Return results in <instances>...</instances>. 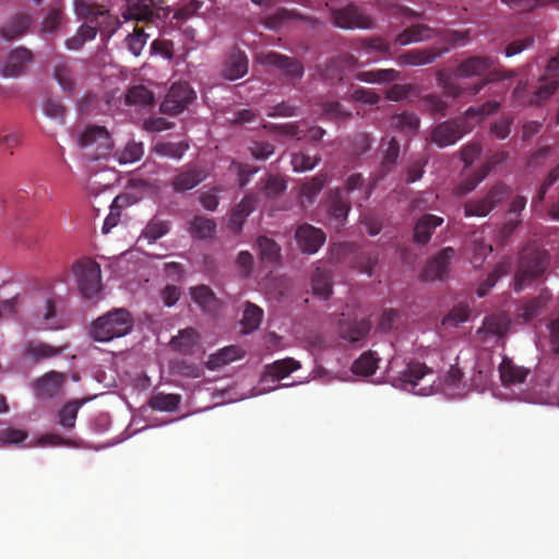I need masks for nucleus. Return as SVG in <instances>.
<instances>
[{
  "instance_id": "35",
  "label": "nucleus",
  "mask_w": 559,
  "mask_h": 559,
  "mask_svg": "<svg viewBox=\"0 0 559 559\" xmlns=\"http://www.w3.org/2000/svg\"><path fill=\"white\" fill-rule=\"evenodd\" d=\"M349 211L350 201L345 195L344 191L342 189L331 191L329 195L330 215L340 222H344Z\"/></svg>"
},
{
  "instance_id": "9",
  "label": "nucleus",
  "mask_w": 559,
  "mask_h": 559,
  "mask_svg": "<svg viewBox=\"0 0 559 559\" xmlns=\"http://www.w3.org/2000/svg\"><path fill=\"white\" fill-rule=\"evenodd\" d=\"M257 60L263 66L276 68L293 83L299 81L305 73L304 64L299 60L276 51L260 52Z\"/></svg>"
},
{
  "instance_id": "34",
  "label": "nucleus",
  "mask_w": 559,
  "mask_h": 559,
  "mask_svg": "<svg viewBox=\"0 0 559 559\" xmlns=\"http://www.w3.org/2000/svg\"><path fill=\"white\" fill-rule=\"evenodd\" d=\"M169 370L173 374L187 378H200L203 372L202 366L193 361V359L187 355L171 359L169 361Z\"/></svg>"
},
{
  "instance_id": "50",
  "label": "nucleus",
  "mask_w": 559,
  "mask_h": 559,
  "mask_svg": "<svg viewBox=\"0 0 559 559\" xmlns=\"http://www.w3.org/2000/svg\"><path fill=\"white\" fill-rule=\"evenodd\" d=\"M36 316L46 329H58L59 324L56 320V301L52 297L44 300V304L36 310Z\"/></svg>"
},
{
  "instance_id": "4",
  "label": "nucleus",
  "mask_w": 559,
  "mask_h": 559,
  "mask_svg": "<svg viewBox=\"0 0 559 559\" xmlns=\"http://www.w3.org/2000/svg\"><path fill=\"white\" fill-rule=\"evenodd\" d=\"M132 329L133 318L131 313L123 308H119L95 320L91 329V336L96 342H109L127 335Z\"/></svg>"
},
{
  "instance_id": "6",
  "label": "nucleus",
  "mask_w": 559,
  "mask_h": 559,
  "mask_svg": "<svg viewBox=\"0 0 559 559\" xmlns=\"http://www.w3.org/2000/svg\"><path fill=\"white\" fill-rule=\"evenodd\" d=\"M84 156L91 160L107 158L114 147L112 140L105 127L88 126L80 138Z\"/></svg>"
},
{
  "instance_id": "22",
  "label": "nucleus",
  "mask_w": 559,
  "mask_h": 559,
  "mask_svg": "<svg viewBox=\"0 0 559 559\" xmlns=\"http://www.w3.org/2000/svg\"><path fill=\"white\" fill-rule=\"evenodd\" d=\"M499 376L504 386L522 384L531 373V368L518 365L512 358L503 355L499 365Z\"/></svg>"
},
{
  "instance_id": "52",
  "label": "nucleus",
  "mask_w": 559,
  "mask_h": 559,
  "mask_svg": "<svg viewBox=\"0 0 559 559\" xmlns=\"http://www.w3.org/2000/svg\"><path fill=\"white\" fill-rule=\"evenodd\" d=\"M343 191H344V193L346 192L347 194H350V193H354L357 191V192L361 193V198L359 199V201L368 200L372 192V187L367 186L362 175L356 173V174H352L347 177V179L345 180V183H344Z\"/></svg>"
},
{
  "instance_id": "40",
  "label": "nucleus",
  "mask_w": 559,
  "mask_h": 559,
  "mask_svg": "<svg viewBox=\"0 0 559 559\" xmlns=\"http://www.w3.org/2000/svg\"><path fill=\"white\" fill-rule=\"evenodd\" d=\"M490 173V166L481 165L475 173L462 179L455 187L456 195H465L473 191Z\"/></svg>"
},
{
  "instance_id": "17",
  "label": "nucleus",
  "mask_w": 559,
  "mask_h": 559,
  "mask_svg": "<svg viewBox=\"0 0 559 559\" xmlns=\"http://www.w3.org/2000/svg\"><path fill=\"white\" fill-rule=\"evenodd\" d=\"M496 59L485 56H473L463 60L455 69V74L460 78H473L487 75L496 70Z\"/></svg>"
},
{
  "instance_id": "64",
  "label": "nucleus",
  "mask_w": 559,
  "mask_h": 559,
  "mask_svg": "<svg viewBox=\"0 0 559 559\" xmlns=\"http://www.w3.org/2000/svg\"><path fill=\"white\" fill-rule=\"evenodd\" d=\"M559 179V163L548 173L545 181L538 189L536 195L532 200V206L535 207L537 204L542 203L545 199V195L548 189Z\"/></svg>"
},
{
  "instance_id": "56",
  "label": "nucleus",
  "mask_w": 559,
  "mask_h": 559,
  "mask_svg": "<svg viewBox=\"0 0 559 559\" xmlns=\"http://www.w3.org/2000/svg\"><path fill=\"white\" fill-rule=\"evenodd\" d=\"M294 19H301V15L296 11L280 9L275 13L265 17L264 25L270 29H278L284 26L286 22Z\"/></svg>"
},
{
  "instance_id": "58",
  "label": "nucleus",
  "mask_w": 559,
  "mask_h": 559,
  "mask_svg": "<svg viewBox=\"0 0 559 559\" xmlns=\"http://www.w3.org/2000/svg\"><path fill=\"white\" fill-rule=\"evenodd\" d=\"M424 109L432 116L444 117L448 104L440 96L429 94L421 98Z\"/></svg>"
},
{
  "instance_id": "30",
  "label": "nucleus",
  "mask_w": 559,
  "mask_h": 559,
  "mask_svg": "<svg viewBox=\"0 0 559 559\" xmlns=\"http://www.w3.org/2000/svg\"><path fill=\"white\" fill-rule=\"evenodd\" d=\"M443 223V218L433 214L421 216L414 227V241L418 245H426L433 230Z\"/></svg>"
},
{
  "instance_id": "47",
  "label": "nucleus",
  "mask_w": 559,
  "mask_h": 559,
  "mask_svg": "<svg viewBox=\"0 0 559 559\" xmlns=\"http://www.w3.org/2000/svg\"><path fill=\"white\" fill-rule=\"evenodd\" d=\"M85 402L86 400H73L66 403L58 413L59 424L66 429H72L75 426L78 412Z\"/></svg>"
},
{
  "instance_id": "18",
  "label": "nucleus",
  "mask_w": 559,
  "mask_h": 559,
  "mask_svg": "<svg viewBox=\"0 0 559 559\" xmlns=\"http://www.w3.org/2000/svg\"><path fill=\"white\" fill-rule=\"evenodd\" d=\"M207 175V170L201 166L182 168L171 179V187L176 192H185L203 182Z\"/></svg>"
},
{
  "instance_id": "16",
  "label": "nucleus",
  "mask_w": 559,
  "mask_h": 559,
  "mask_svg": "<svg viewBox=\"0 0 559 559\" xmlns=\"http://www.w3.org/2000/svg\"><path fill=\"white\" fill-rule=\"evenodd\" d=\"M371 330V321L367 318L352 319L345 313L338 320V333L343 340L350 343L358 342L367 336Z\"/></svg>"
},
{
  "instance_id": "5",
  "label": "nucleus",
  "mask_w": 559,
  "mask_h": 559,
  "mask_svg": "<svg viewBox=\"0 0 559 559\" xmlns=\"http://www.w3.org/2000/svg\"><path fill=\"white\" fill-rule=\"evenodd\" d=\"M79 290L83 298L92 299L102 289L100 265L91 258H83L72 265Z\"/></svg>"
},
{
  "instance_id": "2",
  "label": "nucleus",
  "mask_w": 559,
  "mask_h": 559,
  "mask_svg": "<svg viewBox=\"0 0 559 559\" xmlns=\"http://www.w3.org/2000/svg\"><path fill=\"white\" fill-rule=\"evenodd\" d=\"M433 371L435 367H429L426 362L407 357L405 352H395L389 359L385 374L394 386L416 392L420 381Z\"/></svg>"
},
{
  "instance_id": "54",
  "label": "nucleus",
  "mask_w": 559,
  "mask_h": 559,
  "mask_svg": "<svg viewBox=\"0 0 559 559\" xmlns=\"http://www.w3.org/2000/svg\"><path fill=\"white\" fill-rule=\"evenodd\" d=\"M260 190L267 198H276L286 190V181L274 175H269L260 181Z\"/></svg>"
},
{
  "instance_id": "42",
  "label": "nucleus",
  "mask_w": 559,
  "mask_h": 559,
  "mask_svg": "<svg viewBox=\"0 0 559 559\" xmlns=\"http://www.w3.org/2000/svg\"><path fill=\"white\" fill-rule=\"evenodd\" d=\"M155 97L152 91L144 85H134L126 94V104L146 107L153 106Z\"/></svg>"
},
{
  "instance_id": "48",
  "label": "nucleus",
  "mask_w": 559,
  "mask_h": 559,
  "mask_svg": "<svg viewBox=\"0 0 559 559\" xmlns=\"http://www.w3.org/2000/svg\"><path fill=\"white\" fill-rule=\"evenodd\" d=\"M242 352H214L209 355L204 361V366L209 370H219L221 368L229 365L233 361L239 360L243 357Z\"/></svg>"
},
{
  "instance_id": "33",
  "label": "nucleus",
  "mask_w": 559,
  "mask_h": 559,
  "mask_svg": "<svg viewBox=\"0 0 559 559\" xmlns=\"http://www.w3.org/2000/svg\"><path fill=\"white\" fill-rule=\"evenodd\" d=\"M299 368L300 362L294 358L280 359L266 366V371L262 380L266 381L270 378L272 381H277L280 379H284Z\"/></svg>"
},
{
  "instance_id": "11",
  "label": "nucleus",
  "mask_w": 559,
  "mask_h": 559,
  "mask_svg": "<svg viewBox=\"0 0 559 559\" xmlns=\"http://www.w3.org/2000/svg\"><path fill=\"white\" fill-rule=\"evenodd\" d=\"M332 19L335 26L341 28L369 29L374 27L373 19L355 5H347L338 10H333Z\"/></svg>"
},
{
  "instance_id": "28",
  "label": "nucleus",
  "mask_w": 559,
  "mask_h": 559,
  "mask_svg": "<svg viewBox=\"0 0 559 559\" xmlns=\"http://www.w3.org/2000/svg\"><path fill=\"white\" fill-rule=\"evenodd\" d=\"M32 23L33 19L29 14L19 13L0 28V36L7 40L19 38L27 32Z\"/></svg>"
},
{
  "instance_id": "10",
  "label": "nucleus",
  "mask_w": 559,
  "mask_h": 559,
  "mask_svg": "<svg viewBox=\"0 0 559 559\" xmlns=\"http://www.w3.org/2000/svg\"><path fill=\"white\" fill-rule=\"evenodd\" d=\"M195 93L187 82L174 83L160 104V111L166 115L181 114L194 100Z\"/></svg>"
},
{
  "instance_id": "60",
  "label": "nucleus",
  "mask_w": 559,
  "mask_h": 559,
  "mask_svg": "<svg viewBox=\"0 0 559 559\" xmlns=\"http://www.w3.org/2000/svg\"><path fill=\"white\" fill-rule=\"evenodd\" d=\"M357 50H377L383 53L385 57H392L391 45L382 37H370L359 41L356 48Z\"/></svg>"
},
{
  "instance_id": "1",
  "label": "nucleus",
  "mask_w": 559,
  "mask_h": 559,
  "mask_svg": "<svg viewBox=\"0 0 559 559\" xmlns=\"http://www.w3.org/2000/svg\"><path fill=\"white\" fill-rule=\"evenodd\" d=\"M73 7L76 16L85 21L78 29L85 43L94 39L97 33L103 40H107L120 27L119 19L110 14L103 4L88 0H74Z\"/></svg>"
},
{
  "instance_id": "19",
  "label": "nucleus",
  "mask_w": 559,
  "mask_h": 559,
  "mask_svg": "<svg viewBox=\"0 0 559 559\" xmlns=\"http://www.w3.org/2000/svg\"><path fill=\"white\" fill-rule=\"evenodd\" d=\"M358 59L353 55H343L331 58L320 70L323 80L333 84L343 80L345 69L355 68Z\"/></svg>"
},
{
  "instance_id": "57",
  "label": "nucleus",
  "mask_w": 559,
  "mask_h": 559,
  "mask_svg": "<svg viewBox=\"0 0 559 559\" xmlns=\"http://www.w3.org/2000/svg\"><path fill=\"white\" fill-rule=\"evenodd\" d=\"M148 37L150 35L146 34L142 27L135 26L133 32L126 38V45L129 51L135 57L140 56Z\"/></svg>"
},
{
  "instance_id": "8",
  "label": "nucleus",
  "mask_w": 559,
  "mask_h": 559,
  "mask_svg": "<svg viewBox=\"0 0 559 559\" xmlns=\"http://www.w3.org/2000/svg\"><path fill=\"white\" fill-rule=\"evenodd\" d=\"M514 75L513 71L509 70H493L484 80L471 86L463 87L460 84L445 79L443 73L438 72V84L443 88V93L452 98H460L465 94L477 95L487 84L495 81H503L511 79Z\"/></svg>"
},
{
  "instance_id": "43",
  "label": "nucleus",
  "mask_w": 559,
  "mask_h": 559,
  "mask_svg": "<svg viewBox=\"0 0 559 559\" xmlns=\"http://www.w3.org/2000/svg\"><path fill=\"white\" fill-rule=\"evenodd\" d=\"M326 180V175L319 174L301 186L300 200L302 206H307L313 202L314 198L325 186Z\"/></svg>"
},
{
  "instance_id": "13",
  "label": "nucleus",
  "mask_w": 559,
  "mask_h": 559,
  "mask_svg": "<svg viewBox=\"0 0 559 559\" xmlns=\"http://www.w3.org/2000/svg\"><path fill=\"white\" fill-rule=\"evenodd\" d=\"M295 240L302 253L313 254L324 245L326 236L321 228L305 223L297 227Z\"/></svg>"
},
{
  "instance_id": "46",
  "label": "nucleus",
  "mask_w": 559,
  "mask_h": 559,
  "mask_svg": "<svg viewBox=\"0 0 559 559\" xmlns=\"http://www.w3.org/2000/svg\"><path fill=\"white\" fill-rule=\"evenodd\" d=\"M189 230L195 238L207 239L214 236L216 224L211 218L198 215L191 221Z\"/></svg>"
},
{
  "instance_id": "45",
  "label": "nucleus",
  "mask_w": 559,
  "mask_h": 559,
  "mask_svg": "<svg viewBox=\"0 0 559 559\" xmlns=\"http://www.w3.org/2000/svg\"><path fill=\"white\" fill-rule=\"evenodd\" d=\"M181 397L178 394L156 393L148 400V406L154 411L174 412L178 408Z\"/></svg>"
},
{
  "instance_id": "3",
  "label": "nucleus",
  "mask_w": 559,
  "mask_h": 559,
  "mask_svg": "<svg viewBox=\"0 0 559 559\" xmlns=\"http://www.w3.org/2000/svg\"><path fill=\"white\" fill-rule=\"evenodd\" d=\"M548 265L549 254L546 250L533 246L523 248L514 275V289L521 292L533 281L543 276Z\"/></svg>"
},
{
  "instance_id": "31",
  "label": "nucleus",
  "mask_w": 559,
  "mask_h": 559,
  "mask_svg": "<svg viewBox=\"0 0 559 559\" xmlns=\"http://www.w3.org/2000/svg\"><path fill=\"white\" fill-rule=\"evenodd\" d=\"M378 352H362L361 355L356 358L350 366L353 374L361 378H367L374 374L379 368Z\"/></svg>"
},
{
  "instance_id": "59",
  "label": "nucleus",
  "mask_w": 559,
  "mask_h": 559,
  "mask_svg": "<svg viewBox=\"0 0 559 559\" xmlns=\"http://www.w3.org/2000/svg\"><path fill=\"white\" fill-rule=\"evenodd\" d=\"M55 79L67 93H73L74 80L73 74L69 66L64 62H60L55 67Z\"/></svg>"
},
{
  "instance_id": "27",
  "label": "nucleus",
  "mask_w": 559,
  "mask_h": 559,
  "mask_svg": "<svg viewBox=\"0 0 559 559\" xmlns=\"http://www.w3.org/2000/svg\"><path fill=\"white\" fill-rule=\"evenodd\" d=\"M248 66L247 55L239 49H235L225 62L223 75L230 81L238 80L247 74Z\"/></svg>"
},
{
  "instance_id": "55",
  "label": "nucleus",
  "mask_w": 559,
  "mask_h": 559,
  "mask_svg": "<svg viewBox=\"0 0 559 559\" xmlns=\"http://www.w3.org/2000/svg\"><path fill=\"white\" fill-rule=\"evenodd\" d=\"M548 299V293L544 292L538 297L526 301L520 309V317L525 321L532 320L539 313V310L546 306Z\"/></svg>"
},
{
  "instance_id": "14",
  "label": "nucleus",
  "mask_w": 559,
  "mask_h": 559,
  "mask_svg": "<svg viewBox=\"0 0 559 559\" xmlns=\"http://www.w3.org/2000/svg\"><path fill=\"white\" fill-rule=\"evenodd\" d=\"M466 130L464 123L456 119H451L437 124L431 133L430 141L439 147H445L456 143Z\"/></svg>"
},
{
  "instance_id": "62",
  "label": "nucleus",
  "mask_w": 559,
  "mask_h": 559,
  "mask_svg": "<svg viewBox=\"0 0 559 559\" xmlns=\"http://www.w3.org/2000/svg\"><path fill=\"white\" fill-rule=\"evenodd\" d=\"M170 228L169 222L152 219L144 229V237L150 241H155L165 236Z\"/></svg>"
},
{
  "instance_id": "29",
  "label": "nucleus",
  "mask_w": 559,
  "mask_h": 559,
  "mask_svg": "<svg viewBox=\"0 0 559 559\" xmlns=\"http://www.w3.org/2000/svg\"><path fill=\"white\" fill-rule=\"evenodd\" d=\"M257 199L253 195H246L239 204H237L229 217L228 228L234 233H239L242 229V225L246 218L255 209Z\"/></svg>"
},
{
  "instance_id": "63",
  "label": "nucleus",
  "mask_w": 559,
  "mask_h": 559,
  "mask_svg": "<svg viewBox=\"0 0 559 559\" xmlns=\"http://www.w3.org/2000/svg\"><path fill=\"white\" fill-rule=\"evenodd\" d=\"M27 438V432L22 429L7 427L0 429V443L3 445L20 444Z\"/></svg>"
},
{
  "instance_id": "32",
  "label": "nucleus",
  "mask_w": 559,
  "mask_h": 559,
  "mask_svg": "<svg viewBox=\"0 0 559 559\" xmlns=\"http://www.w3.org/2000/svg\"><path fill=\"white\" fill-rule=\"evenodd\" d=\"M312 292L314 296L326 300L332 295V273L320 266L316 267L311 276Z\"/></svg>"
},
{
  "instance_id": "24",
  "label": "nucleus",
  "mask_w": 559,
  "mask_h": 559,
  "mask_svg": "<svg viewBox=\"0 0 559 559\" xmlns=\"http://www.w3.org/2000/svg\"><path fill=\"white\" fill-rule=\"evenodd\" d=\"M66 376L61 372L49 371L36 381V393L40 397L51 399L61 393Z\"/></svg>"
},
{
  "instance_id": "26",
  "label": "nucleus",
  "mask_w": 559,
  "mask_h": 559,
  "mask_svg": "<svg viewBox=\"0 0 559 559\" xmlns=\"http://www.w3.org/2000/svg\"><path fill=\"white\" fill-rule=\"evenodd\" d=\"M431 353L443 361V365L438 367L439 371H443L445 367H448L445 381L450 384L456 385L462 380L463 370L466 368L465 366H461L460 356L456 354V352Z\"/></svg>"
},
{
  "instance_id": "44",
  "label": "nucleus",
  "mask_w": 559,
  "mask_h": 559,
  "mask_svg": "<svg viewBox=\"0 0 559 559\" xmlns=\"http://www.w3.org/2000/svg\"><path fill=\"white\" fill-rule=\"evenodd\" d=\"M257 246L262 262L275 263L278 261L281 257V247L275 240L266 236H260L257 240Z\"/></svg>"
},
{
  "instance_id": "15",
  "label": "nucleus",
  "mask_w": 559,
  "mask_h": 559,
  "mask_svg": "<svg viewBox=\"0 0 559 559\" xmlns=\"http://www.w3.org/2000/svg\"><path fill=\"white\" fill-rule=\"evenodd\" d=\"M448 48H415L405 50L395 57L396 63L401 67H420L432 63L437 58L444 55Z\"/></svg>"
},
{
  "instance_id": "53",
  "label": "nucleus",
  "mask_w": 559,
  "mask_h": 559,
  "mask_svg": "<svg viewBox=\"0 0 559 559\" xmlns=\"http://www.w3.org/2000/svg\"><path fill=\"white\" fill-rule=\"evenodd\" d=\"M188 148L189 145L186 142H157L154 145V152L157 155L175 159H180Z\"/></svg>"
},
{
  "instance_id": "36",
  "label": "nucleus",
  "mask_w": 559,
  "mask_h": 559,
  "mask_svg": "<svg viewBox=\"0 0 559 559\" xmlns=\"http://www.w3.org/2000/svg\"><path fill=\"white\" fill-rule=\"evenodd\" d=\"M263 316L264 311L262 308L251 301H246L240 320L241 332L248 334L258 330L263 320Z\"/></svg>"
},
{
  "instance_id": "23",
  "label": "nucleus",
  "mask_w": 559,
  "mask_h": 559,
  "mask_svg": "<svg viewBox=\"0 0 559 559\" xmlns=\"http://www.w3.org/2000/svg\"><path fill=\"white\" fill-rule=\"evenodd\" d=\"M32 60L33 52L29 49L23 46L17 47L8 56L2 72L5 76H17L24 72Z\"/></svg>"
},
{
  "instance_id": "49",
  "label": "nucleus",
  "mask_w": 559,
  "mask_h": 559,
  "mask_svg": "<svg viewBox=\"0 0 559 559\" xmlns=\"http://www.w3.org/2000/svg\"><path fill=\"white\" fill-rule=\"evenodd\" d=\"M471 312L467 304L459 302L443 317L441 324L445 328H456L469 319Z\"/></svg>"
},
{
  "instance_id": "20",
  "label": "nucleus",
  "mask_w": 559,
  "mask_h": 559,
  "mask_svg": "<svg viewBox=\"0 0 559 559\" xmlns=\"http://www.w3.org/2000/svg\"><path fill=\"white\" fill-rule=\"evenodd\" d=\"M455 255L452 247L443 248L436 257H433L423 271V278L426 281L443 280L449 270L451 260Z\"/></svg>"
},
{
  "instance_id": "12",
  "label": "nucleus",
  "mask_w": 559,
  "mask_h": 559,
  "mask_svg": "<svg viewBox=\"0 0 559 559\" xmlns=\"http://www.w3.org/2000/svg\"><path fill=\"white\" fill-rule=\"evenodd\" d=\"M510 325V319L507 314L499 312L487 316L484 319L483 326L476 332L480 341L487 342L491 338L496 340L497 346H503L501 340L506 335Z\"/></svg>"
},
{
  "instance_id": "39",
  "label": "nucleus",
  "mask_w": 559,
  "mask_h": 559,
  "mask_svg": "<svg viewBox=\"0 0 559 559\" xmlns=\"http://www.w3.org/2000/svg\"><path fill=\"white\" fill-rule=\"evenodd\" d=\"M191 298L206 312H213L217 309L218 300L211 288L205 285L191 288Z\"/></svg>"
},
{
  "instance_id": "61",
  "label": "nucleus",
  "mask_w": 559,
  "mask_h": 559,
  "mask_svg": "<svg viewBox=\"0 0 559 559\" xmlns=\"http://www.w3.org/2000/svg\"><path fill=\"white\" fill-rule=\"evenodd\" d=\"M322 115L330 120L345 121L352 114L344 109L338 102H326L322 105Z\"/></svg>"
},
{
  "instance_id": "21",
  "label": "nucleus",
  "mask_w": 559,
  "mask_h": 559,
  "mask_svg": "<svg viewBox=\"0 0 559 559\" xmlns=\"http://www.w3.org/2000/svg\"><path fill=\"white\" fill-rule=\"evenodd\" d=\"M166 0H150V3L145 1H138L128 10V15L124 14L126 19H133L144 22H152L155 17L167 15L168 10L163 7Z\"/></svg>"
},
{
  "instance_id": "25",
  "label": "nucleus",
  "mask_w": 559,
  "mask_h": 559,
  "mask_svg": "<svg viewBox=\"0 0 559 559\" xmlns=\"http://www.w3.org/2000/svg\"><path fill=\"white\" fill-rule=\"evenodd\" d=\"M433 36V29L426 24H412L394 37V45L406 46L409 44L427 41Z\"/></svg>"
},
{
  "instance_id": "37",
  "label": "nucleus",
  "mask_w": 559,
  "mask_h": 559,
  "mask_svg": "<svg viewBox=\"0 0 559 559\" xmlns=\"http://www.w3.org/2000/svg\"><path fill=\"white\" fill-rule=\"evenodd\" d=\"M559 86V81L554 74H545L539 79V85L536 91L531 95L530 103L539 105L549 99Z\"/></svg>"
},
{
  "instance_id": "51",
  "label": "nucleus",
  "mask_w": 559,
  "mask_h": 559,
  "mask_svg": "<svg viewBox=\"0 0 559 559\" xmlns=\"http://www.w3.org/2000/svg\"><path fill=\"white\" fill-rule=\"evenodd\" d=\"M200 335L193 328H186L171 338L173 349H192L198 346Z\"/></svg>"
},
{
  "instance_id": "38",
  "label": "nucleus",
  "mask_w": 559,
  "mask_h": 559,
  "mask_svg": "<svg viewBox=\"0 0 559 559\" xmlns=\"http://www.w3.org/2000/svg\"><path fill=\"white\" fill-rule=\"evenodd\" d=\"M356 79L366 83H390L400 79V72L395 69L360 71L356 74Z\"/></svg>"
},
{
  "instance_id": "41",
  "label": "nucleus",
  "mask_w": 559,
  "mask_h": 559,
  "mask_svg": "<svg viewBox=\"0 0 559 559\" xmlns=\"http://www.w3.org/2000/svg\"><path fill=\"white\" fill-rule=\"evenodd\" d=\"M391 127L407 135L416 133L419 128V118L413 112L396 114L391 117Z\"/></svg>"
},
{
  "instance_id": "7",
  "label": "nucleus",
  "mask_w": 559,
  "mask_h": 559,
  "mask_svg": "<svg viewBox=\"0 0 559 559\" xmlns=\"http://www.w3.org/2000/svg\"><path fill=\"white\" fill-rule=\"evenodd\" d=\"M511 195V189L503 182L491 186L485 195L472 199L464 204V215L466 217L487 216L493 209L508 200Z\"/></svg>"
}]
</instances>
